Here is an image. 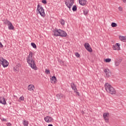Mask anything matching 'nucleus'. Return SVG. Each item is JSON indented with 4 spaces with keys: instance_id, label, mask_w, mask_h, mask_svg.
Returning a JSON list of instances; mask_svg holds the SVG:
<instances>
[{
    "instance_id": "2f4dec72",
    "label": "nucleus",
    "mask_w": 126,
    "mask_h": 126,
    "mask_svg": "<svg viewBox=\"0 0 126 126\" xmlns=\"http://www.w3.org/2000/svg\"><path fill=\"white\" fill-rule=\"evenodd\" d=\"M105 63H110L111 62V59H106L105 60Z\"/></svg>"
},
{
    "instance_id": "bb28decb",
    "label": "nucleus",
    "mask_w": 126,
    "mask_h": 126,
    "mask_svg": "<svg viewBox=\"0 0 126 126\" xmlns=\"http://www.w3.org/2000/svg\"><path fill=\"white\" fill-rule=\"evenodd\" d=\"M72 10L73 11H76V10H77V7H76V5L73 6Z\"/></svg>"
},
{
    "instance_id": "e433bc0d",
    "label": "nucleus",
    "mask_w": 126,
    "mask_h": 126,
    "mask_svg": "<svg viewBox=\"0 0 126 126\" xmlns=\"http://www.w3.org/2000/svg\"><path fill=\"white\" fill-rule=\"evenodd\" d=\"M74 93H76L77 95L79 96V92H77V91H76V92H74Z\"/></svg>"
},
{
    "instance_id": "7ed1b4c3",
    "label": "nucleus",
    "mask_w": 126,
    "mask_h": 126,
    "mask_svg": "<svg viewBox=\"0 0 126 126\" xmlns=\"http://www.w3.org/2000/svg\"><path fill=\"white\" fill-rule=\"evenodd\" d=\"M36 12L42 16V17H45L46 16V14H45V10H44V8L41 6L40 4L37 5Z\"/></svg>"
},
{
    "instance_id": "39448f33",
    "label": "nucleus",
    "mask_w": 126,
    "mask_h": 126,
    "mask_svg": "<svg viewBox=\"0 0 126 126\" xmlns=\"http://www.w3.org/2000/svg\"><path fill=\"white\" fill-rule=\"evenodd\" d=\"M73 3H74V0H66V1H65V4L69 9H70L72 5H73Z\"/></svg>"
},
{
    "instance_id": "6ab92c4d",
    "label": "nucleus",
    "mask_w": 126,
    "mask_h": 126,
    "mask_svg": "<svg viewBox=\"0 0 126 126\" xmlns=\"http://www.w3.org/2000/svg\"><path fill=\"white\" fill-rule=\"evenodd\" d=\"M56 97L58 100H60V99H63V98L64 97V95H63V94H57Z\"/></svg>"
},
{
    "instance_id": "ea45409f",
    "label": "nucleus",
    "mask_w": 126,
    "mask_h": 126,
    "mask_svg": "<svg viewBox=\"0 0 126 126\" xmlns=\"http://www.w3.org/2000/svg\"><path fill=\"white\" fill-rule=\"evenodd\" d=\"M48 126H53V125H52V124H49V125H48Z\"/></svg>"
},
{
    "instance_id": "c85d7f7f",
    "label": "nucleus",
    "mask_w": 126,
    "mask_h": 126,
    "mask_svg": "<svg viewBox=\"0 0 126 126\" xmlns=\"http://www.w3.org/2000/svg\"><path fill=\"white\" fill-rule=\"evenodd\" d=\"M61 24L62 25H64V24H65V22H64V20H63V19L61 20Z\"/></svg>"
},
{
    "instance_id": "4c0bfd02",
    "label": "nucleus",
    "mask_w": 126,
    "mask_h": 126,
    "mask_svg": "<svg viewBox=\"0 0 126 126\" xmlns=\"http://www.w3.org/2000/svg\"><path fill=\"white\" fill-rule=\"evenodd\" d=\"M2 47H3V45H2V44H1V43L0 42V48H2Z\"/></svg>"
},
{
    "instance_id": "9b49d317",
    "label": "nucleus",
    "mask_w": 126,
    "mask_h": 126,
    "mask_svg": "<svg viewBox=\"0 0 126 126\" xmlns=\"http://www.w3.org/2000/svg\"><path fill=\"white\" fill-rule=\"evenodd\" d=\"M44 120L46 123H52L54 121V119L51 117L46 116L44 118Z\"/></svg>"
},
{
    "instance_id": "a211bd4d",
    "label": "nucleus",
    "mask_w": 126,
    "mask_h": 126,
    "mask_svg": "<svg viewBox=\"0 0 126 126\" xmlns=\"http://www.w3.org/2000/svg\"><path fill=\"white\" fill-rule=\"evenodd\" d=\"M119 38L120 41H122V42H126V36H122L119 35Z\"/></svg>"
},
{
    "instance_id": "f704fd0d",
    "label": "nucleus",
    "mask_w": 126,
    "mask_h": 126,
    "mask_svg": "<svg viewBox=\"0 0 126 126\" xmlns=\"http://www.w3.org/2000/svg\"><path fill=\"white\" fill-rule=\"evenodd\" d=\"M1 121H2V122H7V120L6 119H4L3 118H1Z\"/></svg>"
},
{
    "instance_id": "cd10ccee",
    "label": "nucleus",
    "mask_w": 126,
    "mask_h": 126,
    "mask_svg": "<svg viewBox=\"0 0 126 126\" xmlns=\"http://www.w3.org/2000/svg\"><path fill=\"white\" fill-rule=\"evenodd\" d=\"M118 10L119 11H123L124 10V7H123L122 6H119L118 7Z\"/></svg>"
},
{
    "instance_id": "aec40b11",
    "label": "nucleus",
    "mask_w": 126,
    "mask_h": 126,
    "mask_svg": "<svg viewBox=\"0 0 126 126\" xmlns=\"http://www.w3.org/2000/svg\"><path fill=\"white\" fill-rule=\"evenodd\" d=\"M104 72L106 75V76L107 77H110V74H111V72H109V70L108 69H105L104 70Z\"/></svg>"
},
{
    "instance_id": "58836bf2",
    "label": "nucleus",
    "mask_w": 126,
    "mask_h": 126,
    "mask_svg": "<svg viewBox=\"0 0 126 126\" xmlns=\"http://www.w3.org/2000/svg\"><path fill=\"white\" fill-rule=\"evenodd\" d=\"M122 1H123L124 3L126 4V0H122Z\"/></svg>"
},
{
    "instance_id": "c756f323",
    "label": "nucleus",
    "mask_w": 126,
    "mask_h": 126,
    "mask_svg": "<svg viewBox=\"0 0 126 126\" xmlns=\"http://www.w3.org/2000/svg\"><path fill=\"white\" fill-rule=\"evenodd\" d=\"M19 101H24V97L23 96L20 97Z\"/></svg>"
},
{
    "instance_id": "7c9ffc66",
    "label": "nucleus",
    "mask_w": 126,
    "mask_h": 126,
    "mask_svg": "<svg viewBox=\"0 0 126 126\" xmlns=\"http://www.w3.org/2000/svg\"><path fill=\"white\" fill-rule=\"evenodd\" d=\"M75 55L76 56V57H77V58H79V57H80V55L77 52H76L75 53Z\"/></svg>"
},
{
    "instance_id": "f03ea898",
    "label": "nucleus",
    "mask_w": 126,
    "mask_h": 126,
    "mask_svg": "<svg viewBox=\"0 0 126 126\" xmlns=\"http://www.w3.org/2000/svg\"><path fill=\"white\" fill-rule=\"evenodd\" d=\"M54 36L56 37H66L67 34L65 32L61 29H58L55 28L54 30L53 31Z\"/></svg>"
},
{
    "instance_id": "9d476101",
    "label": "nucleus",
    "mask_w": 126,
    "mask_h": 126,
    "mask_svg": "<svg viewBox=\"0 0 126 126\" xmlns=\"http://www.w3.org/2000/svg\"><path fill=\"white\" fill-rule=\"evenodd\" d=\"M105 89L108 93H111V85L110 84L108 83H105Z\"/></svg>"
},
{
    "instance_id": "dca6fc26",
    "label": "nucleus",
    "mask_w": 126,
    "mask_h": 126,
    "mask_svg": "<svg viewBox=\"0 0 126 126\" xmlns=\"http://www.w3.org/2000/svg\"><path fill=\"white\" fill-rule=\"evenodd\" d=\"M28 89L29 90V91H34V89H35V87L34 85L31 84L29 85L28 87Z\"/></svg>"
},
{
    "instance_id": "1a4fd4ad",
    "label": "nucleus",
    "mask_w": 126,
    "mask_h": 126,
    "mask_svg": "<svg viewBox=\"0 0 126 126\" xmlns=\"http://www.w3.org/2000/svg\"><path fill=\"white\" fill-rule=\"evenodd\" d=\"M112 49H113L114 51H120L121 50V44L116 43L115 45L113 46Z\"/></svg>"
},
{
    "instance_id": "2eb2a0df",
    "label": "nucleus",
    "mask_w": 126,
    "mask_h": 126,
    "mask_svg": "<svg viewBox=\"0 0 126 126\" xmlns=\"http://www.w3.org/2000/svg\"><path fill=\"white\" fill-rule=\"evenodd\" d=\"M70 86L72 89L74 91V92H76L77 91V88H76V85L74 84L73 83H71L70 84Z\"/></svg>"
},
{
    "instance_id": "f257e3e1",
    "label": "nucleus",
    "mask_w": 126,
    "mask_h": 126,
    "mask_svg": "<svg viewBox=\"0 0 126 126\" xmlns=\"http://www.w3.org/2000/svg\"><path fill=\"white\" fill-rule=\"evenodd\" d=\"M32 57L33 53L30 51L29 52V55L27 57V62L30 66L32 68V69H34V70H37L38 68L37 67V66H36V62L33 60V59H32Z\"/></svg>"
},
{
    "instance_id": "f3484780",
    "label": "nucleus",
    "mask_w": 126,
    "mask_h": 126,
    "mask_svg": "<svg viewBox=\"0 0 126 126\" xmlns=\"http://www.w3.org/2000/svg\"><path fill=\"white\" fill-rule=\"evenodd\" d=\"M86 2H87V1L86 0H79V4H80L81 5H86Z\"/></svg>"
},
{
    "instance_id": "ddd939ff",
    "label": "nucleus",
    "mask_w": 126,
    "mask_h": 126,
    "mask_svg": "<svg viewBox=\"0 0 126 126\" xmlns=\"http://www.w3.org/2000/svg\"><path fill=\"white\" fill-rule=\"evenodd\" d=\"M117 94V91H116V89L114 88L113 87H111V95H112L113 96H115Z\"/></svg>"
},
{
    "instance_id": "4468645a",
    "label": "nucleus",
    "mask_w": 126,
    "mask_h": 126,
    "mask_svg": "<svg viewBox=\"0 0 126 126\" xmlns=\"http://www.w3.org/2000/svg\"><path fill=\"white\" fill-rule=\"evenodd\" d=\"M0 103L2 105H6V101L4 97L1 96L0 97Z\"/></svg>"
},
{
    "instance_id": "393cba45",
    "label": "nucleus",
    "mask_w": 126,
    "mask_h": 126,
    "mask_svg": "<svg viewBox=\"0 0 126 126\" xmlns=\"http://www.w3.org/2000/svg\"><path fill=\"white\" fill-rule=\"evenodd\" d=\"M111 26H112V27L114 28L115 27H117V26H118V24H117V23H112Z\"/></svg>"
},
{
    "instance_id": "72a5a7b5",
    "label": "nucleus",
    "mask_w": 126,
    "mask_h": 126,
    "mask_svg": "<svg viewBox=\"0 0 126 126\" xmlns=\"http://www.w3.org/2000/svg\"><path fill=\"white\" fill-rule=\"evenodd\" d=\"M41 2H42V3H44V4H46V3H47V0H42L41 1Z\"/></svg>"
},
{
    "instance_id": "6e6552de",
    "label": "nucleus",
    "mask_w": 126,
    "mask_h": 126,
    "mask_svg": "<svg viewBox=\"0 0 126 126\" xmlns=\"http://www.w3.org/2000/svg\"><path fill=\"white\" fill-rule=\"evenodd\" d=\"M123 62V58H119L115 60V66H119L122 63V62Z\"/></svg>"
},
{
    "instance_id": "a878e982",
    "label": "nucleus",
    "mask_w": 126,
    "mask_h": 126,
    "mask_svg": "<svg viewBox=\"0 0 126 126\" xmlns=\"http://www.w3.org/2000/svg\"><path fill=\"white\" fill-rule=\"evenodd\" d=\"M31 46L34 48V49H37V46L34 43H31Z\"/></svg>"
},
{
    "instance_id": "412c9836",
    "label": "nucleus",
    "mask_w": 126,
    "mask_h": 126,
    "mask_svg": "<svg viewBox=\"0 0 126 126\" xmlns=\"http://www.w3.org/2000/svg\"><path fill=\"white\" fill-rule=\"evenodd\" d=\"M51 81L52 83H56V82L57 81V78L56 76H53L51 78Z\"/></svg>"
},
{
    "instance_id": "20e7f679",
    "label": "nucleus",
    "mask_w": 126,
    "mask_h": 126,
    "mask_svg": "<svg viewBox=\"0 0 126 126\" xmlns=\"http://www.w3.org/2000/svg\"><path fill=\"white\" fill-rule=\"evenodd\" d=\"M0 64H2L3 67H7L8 66V62L7 61L2 57H0Z\"/></svg>"
},
{
    "instance_id": "473e14b6",
    "label": "nucleus",
    "mask_w": 126,
    "mask_h": 126,
    "mask_svg": "<svg viewBox=\"0 0 126 126\" xmlns=\"http://www.w3.org/2000/svg\"><path fill=\"white\" fill-rule=\"evenodd\" d=\"M45 72L47 74H50V70L46 69Z\"/></svg>"
},
{
    "instance_id": "c9c22d12",
    "label": "nucleus",
    "mask_w": 126,
    "mask_h": 126,
    "mask_svg": "<svg viewBox=\"0 0 126 126\" xmlns=\"http://www.w3.org/2000/svg\"><path fill=\"white\" fill-rule=\"evenodd\" d=\"M6 126H11L12 125H11V123H8L6 124Z\"/></svg>"
},
{
    "instance_id": "423d86ee",
    "label": "nucleus",
    "mask_w": 126,
    "mask_h": 126,
    "mask_svg": "<svg viewBox=\"0 0 126 126\" xmlns=\"http://www.w3.org/2000/svg\"><path fill=\"white\" fill-rule=\"evenodd\" d=\"M4 23L8 25V29L9 30H13L14 29V27H13V25H12L11 22L8 21V20H5V21L4 22Z\"/></svg>"
},
{
    "instance_id": "4be33fe9",
    "label": "nucleus",
    "mask_w": 126,
    "mask_h": 126,
    "mask_svg": "<svg viewBox=\"0 0 126 126\" xmlns=\"http://www.w3.org/2000/svg\"><path fill=\"white\" fill-rule=\"evenodd\" d=\"M89 11V10L85 9L83 10L84 14V15H87L88 14V12Z\"/></svg>"
},
{
    "instance_id": "5701e85b",
    "label": "nucleus",
    "mask_w": 126,
    "mask_h": 126,
    "mask_svg": "<svg viewBox=\"0 0 126 126\" xmlns=\"http://www.w3.org/2000/svg\"><path fill=\"white\" fill-rule=\"evenodd\" d=\"M19 66V64L17 65L16 67H14L13 69H14V71H15V72H17L18 71V67Z\"/></svg>"
},
{
    "instance_id": "f8f14e48",
    "label": "nucleus",
    "mask_w": 126,
    "mask_h": 126,
    "mask_svg": "<svg viewBox=\"0 0 126 126\" xmlns=\"http://www.w3.org/2000/svg\"><path fill=\"white\" fill-rule=\"evenodd\" d=\"M103 118L106 123H109V113H104Z\"/></svg>"
},
{
    "instance_id": "b1692460",
    "label": "nucleus",
    "mask_w": 126,
    "mask_h": 126,
    "mask_svg": "<svg viewBox=\"0 0 126 126\" xmlns=\"http://www.w3.org/2000/svg\"><path fill=\"white\" fill-rule=\"evenodd\" d=\"M23 124L24 126H28V122L27 121H26V120L23 121Z\"/></svg>"
},
{
    "instance_id": "0eeeda50",
    "label": "nucleus",
    "mask_w": 126,
    "mask_h": 126,
    "mask_svg": "<svg viewBox=\"0 0 126 126\" xmlns=\"http://www.w3.org/2000/svg\"><path fill=\"white\" fill-rule=\"evenodd\" d=\"M84 47L88 52H89L90 53H92V52H93V50H92V48L90 47V44H89V43H85Z\"/></svg>"
}]
</instances>
